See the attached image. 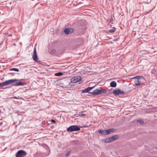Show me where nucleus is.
<instances>
[{
  "instance_id": "1",
  "label": "nucleus",
  "mask_w": 157,
  "mask_h": 157,
  "mask_svg": "<svg viewBox=\"0 0 157 157\" xmlns=\"http://www.w3.org/2000/svg\"><path fill=\"white\" fill-rule=\"evenodd\" d=\"M80 128L77 125H72L70 126L67 129V131L69 132H72L75 131H79Z\"/></svg>"
},
{
  "instance_id": "2",
  "label": "nucleus",
  "mask_w": 157,
  "mask_h": 157,
  "mask_svg": "<svg viewBox=\"0 0 157 157\" xmlns=\"http://www.w3.org/2000/svg\"><path fill=\"white\" fill-rule=\"evenodd\" d=\"M82 79V78L80 76H75L71 78V82L72 83H75L80 81Z\"/></svg>"
},
{
  "instance_id": "3",
  "label": "nucleus",
  "mask_w": 157,
  "mask_h": 157,
  "mask_svg": "<svg viewBox=\"0 0 157 157\" xmlns=\"http://www.w3.org/2000/svg\"><path fill=\"white\" fill-rule=\"evenodd\" d=\"M26 155L27 153L26 151L23 150H20L17 153L16 157H24Z\"/></svg>"
},
{
  "instance_id": "4",
  "label": "nucleus",
  "mask_w": 157,
  "mask_h": 157,
  "mask_svg": "<svg viewBox=\"0 0 157 157\" xmlns=\"http://www.w3.org/2000/svg\"><path fill=\"white\" fill-rule=\"evenodd\" d=\"M113 93L116 95H119L120 94H125V93L123 91L119 89H118V90H114Z\"/></svg>"
},
{
  "instance_id": "5",
  "label": "nucleus",
  "mask_w": 157,
  "mask_h": 157,
  "mask_svg": "<svg viewBox=\"0 0 157 157\" xmlns=\"http://www.w3.org/2000/svg\"><path fill=\"white\" fill-rule=\"evenodd\" d=\"M33 58L35 61L36 62H38V58L37 57V52L35 48H34V50L33 54Z\"/></svg>"
},
{
  "instance_id": "6",
  "label": "nucleus",
  "mask_w": 157,
  "mask_h": 157,
  "mask_svg": "<svg viewBox=\"0 0 157 157\" xmlns=\"http://www.w3.org/2000/svg\"><path fill=\"white\" fill-rule=\"evenodd\" d=\"M101 92V91L99 87L98 89H96L94 90L92 92H91V93L93 95L95 96L100 94Z\"/></svg>"
},
{
  "instance_id": "7",
  "label": "nucleus",
  "mask_w": 157,
  "mask_h": 157,
  "mask_svg": "<svg viewBox=\"0 0 157 157\" xmlns=\"http://www.w3.org/2000/svg\"><path fill=\"white\" fill-rule=\"evenodd\" d=\"M74 30L72 29L69 28H67L65 29L64 32L66 34H68L69 33H71L73 32Z\"/></svg>"
},
{
  "instance_id": "8",
  "label": "nucleus",
  "mask_w": 157,
  "mask_h": 157,
  "mask_svg": "<svg viewBox=\"0 0 157 157\" xmlns=\"http://www.w3.org/2000/svg\"><path fill=\"white\" fill-rule=\"evenodd\" d=\"M26 83L24 82H16L14 84H13L11 86H18L21 85L24 86L26 85Z\"/></svg>"
},
{
  "instance_id": "9",
  "label": "nucleus",
  "mask_w": 157,
  "mask_h": 157,
  "mask_svg": "<svg viewBox=\"0 0 157 157\" xmlns=\"http://www.w3.org/2000/svg\"><path fill=\"white\" fill-rule=\"evenodd\" d=\"M95 86H94L91 87H88L87 88L84 90L82 91V93H87L90 90H92V89H94V87Z\"/></svg>"
},
{
  "instance_id": "10",
  "label": "nucleus",
  "mask_w": 157,
  "mask_h": 157,
  "mask_svg": "<svg viewBox=\"0 0 157 157\" xmlns=\"http://www.w3.org/2000/svg\"><path fill=\"white\" fill-rule=\"evenodd\" d=\"M98 132L100 133H101L103 135H108L107 132H106V130H98Z\"/></svg>"
},
{
  "instance_id": "11",
  "label": "nucleus",
  "mask_w": 157,
  "mask_h": 157,
  "mask_svg": "<svg viewBox=\"0 0 157 157\" xmlns=\"http://www.w3.org/2000/svg\"><path fill=\"white\" fill-rule=\"evenodd\" d=\"M21 79H11L8 80L10 84H11L13 83H14L16 81H18L20 80H21Z\"/></svg>"
},
{
  "instance_id": "12",
  "label": "nucleus",
  "mask_w": 157,
  "mask_h": 157,
  "mask_svg": "<svg viewBox=\"0 0 157 157\" xmlns=\"http://www.w3.org/2000/svg\"><path fill=\"white\" fill-rule=\"evenodd\" d=\"M110 86L113 87H115L117 86V83L114 81H113L110 83Z\"/></svg>"
},
{
  "instance_id": "13",
  "label": "nucleus",
  "mask_w": 157,
  "mask_h": 157,
  "mask_svg": "<svg viewBox=\"0 0 157 157\" xmlns=\"http://www.w3.org/2000/svg\"><path fill=\"white\" fill-rule=\"evenodd\" d=\"M116 131L115 129L114 128L109 129L106 130L108 135H109L111 132H113Z\"/></svg>"
},
{
  "instance_id": "14",
  "label": "nucleus",
  "mask_w": 157,
  "mask_h": 157,
  "mask_svg": "<svg viewBox=\"0 0 157 157\" xmlns=\"http://www.w3.org/2000/svg\"><path fill=\"white\" fill-rule=\"evenodd\" d=\"M113 142L111 137L106 138L105 140V142L106 143H109Z\"/></svg>"
},
{
  "instance_id": "15",
  "label": "nucleus",
  "mask_w": 157,
  "mask_h": 157,
  "mask_svg": "<svg viewBox=\"0 0 157 157\" xmlns=\"http://www.w3.org/2000/svg\"><path fill=\"white\" fill-rule=\"evenodd\" d=\"M3 86H6L10 85L9 82L8 80L6 81L3 82Z\"/></svg>"
},
{
  "instance_id": "16",
  "label": "nucleus",
  "mask_w": 157,
  "mask_h": 157,
  "mask_svg": "<svg viewBox=\"0 0 157 157\" xmlns=\"http://www.w3.org/2000/svg\"><path fill=\"white\" fill-rule=\"evenodd\" d=\"M141 82V81L139 79H137L135 81V83L136 85L137 86L139 85L140 84Z\"/></svg>"
},
{
  "instance_id": "17",
  "label": "nucleus",
  "mask_w": 157,
  "mask_h": 157,
  "mask_svg": "<svg viewBox=\"0 0 157 157\" xmlns=\"http://www.w3.org/2000/svg\"><path fill=\"white\" fill-rule=\"evenodd\" d=\"M111 137L112 139V141H113L115 140H117L118 138V136L117 135H115Z\"/></svg>"
},
{
  "instance_id": "18",
  "label": "nucleus",
  "mask_w": 157,
  "mask_h": 157,
  "mask_svg": "<svg viewBox=\"0 0 157 157\" xmlns=\"http://www.w3.org/2000/svg\"><path fill=\"white\" fill-rule=\"evenodd\" d=\"M100 89H101V94H106L107 93V91L105 90L102 89L101 87H100Z\"/></svg>"
},
{
  "instance_id": "19",
  "label": "nucleus",
  "mask_w": 157,
  "mask_h": 157,
  "mask_svg": "<svg viewBox=\"0 0 157 157\" xmlns=\"http://www.w3.org/2000/svg\"><path fill=\"white\" fill-rule=\"evenodd\" d=\"M63 75V73L62 72H59L57 73H56L55 74V75L56 76H61Z\"/></svg>"
},
{
  "instance_id": "20",
  "label": "nucleus",
  "mask_w": 157,
  "mask_h": 157,
  "mask_svg": "<svg viewBox=\"0 0 157 157\" xmlns=\"http://www.w3.org/2000/svg\"><path fill=\"white\" fill-rule=\"evenodd\" d=\"M137 122L138 123L141 124H143L144 122V121L141 119H139V120H138L137 121Z\"/></svg>"
},
{
  "instance_id": "21",
  "label": "nucleus",
  "mask_w": 157,
  "mask_h": 157,
  "mask_svg": "<svg viewBox=\"0 0 157 157\" xmlns=\"http://www.w3.org/2000/svg\"><path fill=\"white\" fill-rule=\"evenodd\" d=\"M11 71H19V70L16 68H12L10 69Z\"/></svg>"
},
{
  "instance_id": "22",
  "label": "nucleus",
  "mask_w": 157,
  "mask_h": 157,
  "mask_svg": "<svg viewBox=\"0 0 157 157\" xmlns=\"http://www.w3.org/2000/svg\"><path fill=\"white\" fill-rule=\"evenodd\" d=\"M113 29H111L109 30V31L110 33H113L115 31V30L114 29H115V27H113Z\"/></svg>"
},
{
  "instance_id": "23",
  "label": "nucleus",
  "mask_w": 157,
  "mask_h": 157,
  "mask_svg": "<svg viewBox=\"0 0 157 157\" xmlns=\"http://www.w3.org/2000/svg\"><path fill=\"white\" fill-rule=\"evenodd\" d=\"M85 115H86V114H82V113H80L79 114V116H82V117H83V116H84Z\"/></svg>"
},
{
  "instance_id": "24",
  "label": "nucleus",
  "mask_w": 157,
  "mask_h": 157,
  "mask_svg": "<svg viewBox=\"0 0 157 157\" xmlns=\"http://www.w3.org/2000/svg\"><path fill=\"white\" fill-rule=\"evenodd\" d=\"M70 151H69L66 154V156H68L69 155H70Z\"/></svg>"
},
{
  "instance_id": "25",
  "label": "nucleus",
  "mask_w": 157,
  "mask_h": 157,
  "mask_svg": "<svg viewBox=\"0 0 157 157\" xmlns=\"http://www.w3.org/2000/svg\"><path fill=\"white\" fill-rule=\"evenodd\" d=\"M51 121L52 123H55L56 122L55 120H53V119Z\"/></svg>"
},
{
  "instance_id": "26",
  "label": "nucleus",
  "mask_w": 157,
  "mask_h": 157,
  "mask_svg": "<svg viewBox=\"0 0 157 157\" xmlns=\"http://www.w3.org/2000/svg\"><path fill=\"white\" fill-rule=\"evenodd\" d=\"M11 98H13V99H18L17 97L16 96H14L13 97H12Z\"/></svg>"
},
{
  "instance_id": "27",
  "label": "nucleus",
  "mask_w": 157,
  "mask_h": 157,
  "mask_svg": "<svg viewBox=\"0 0 157 157\" xmlns=\"http://www.w3.org/2000/svg\"><path fill=\"white\" fill-rule=\"evenodd\" d=\"M0 86H3V82L0 83Z\"/></svg>"
},
{
  "instance_id": "28",
  "label": "nucleus",
  "mask_w": 157,
  "mask_h": 157,
  "mask_svg": "<svg viewBox=\"0 0 157 157\" xmlns=\"http://www.w3.org/2000/svg\"><path fill=\"white\" fill-rule=\"evenodd\" d=\"M9 36H12V34H10L9 35Z\"/></svg>"
},
{
  "instance_id": "29",
  "label": "nucleus",
  "mask_w": 157,
  "mask_h": 157,
  "mask_svg": "<svg viewBox=\"0 0 157 157\" xmlns=\"http://www.w3.org/2000/svg\"><path fill=\"white\" fill-rule=\"evenodd\" d=\"M8 34V33H5V35H7Z\"/></svg>"
}]
</instances>
